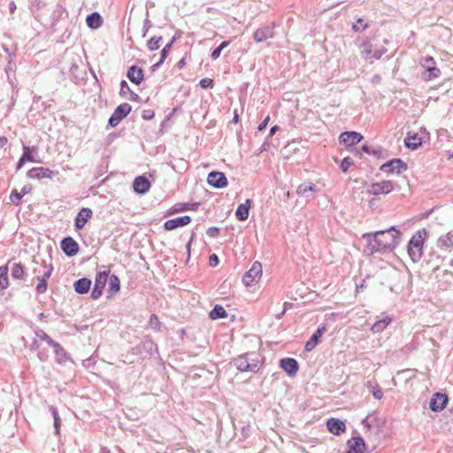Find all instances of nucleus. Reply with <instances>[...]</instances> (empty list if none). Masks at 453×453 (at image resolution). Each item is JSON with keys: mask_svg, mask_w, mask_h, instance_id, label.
Masks as SVG:
<instances>
[{"mask_svg": "<svg viewBox=\"0 0 453 453\" xmlns=\"http://www.w3.org/2000/svg\"><path fill=\"white\" fill-rule=\"evenodd\" d=\"M134 190L138 194H145L150 188L149 180L143 176H138L133 182Z\"/></svg>", "mask_w": 453, "mask_h": 453, "instance_id": "24", "label": "nucleus"}, {"mask_svg": "<svg viewBox=\"0 0 453 453\" xmlns=\"http://www.w3.org/2000/svg\"><path fill=\"white\" fill-rule=\"evenodd\" d=\"M372 395L375 399L380 400L383 396V392L380 388H372Z\"/></svg>", "mask_w": 453, "mask_h": 453, "instance_id": "51", "label": "nucleus"}, {"mask_svg": "<svg viewBox=\"0 0 453 453\" xmlns=\"http://www.w3.org/2000/svg\"><path fill=\"white\" fill-rule=\"evenodd\" d=\"M60 424H61L60 417H56V418L54 419V427H55V431H56L57 434L59 433Z\"/></svg>", "mask_w": 453, "mask_h": 453, "instance_id": "55", "label": "nucleus"}, {"mask_svg": "<svg viewBox=\"0 0 453 453\" xmlns=\"http://www.w3.org/2000/svg\"><path fill=\"white\" fill-rule=\"evenodd\" d=\"M206 233L210 237L215 238L219 235V230L218 227L213 226L208 228Z\"/></svg>", "mask_w": 453, "mask_h": 453, "instance_id": "50", "label": "nucleus"}, {"mask_svg": "<svg viewBox=\"0 0 453 453\" xmlns=\"http://www.w3.org/2000/svg\"><path fill=\"white\" fill-rule=\"evenodd\" d=\"M50 347L53 349L56 356V361L58 364H63L67 360V354L59 343L54 342Z\"/></svg>", "mask_w": 453, "mask_h": 453, "instance_id": "27", "label": "nucleus"}, {"mask_svg": "<svg viewBox=\"0 0 453 453\" xmlns=\"http://www.w3.org/2000/svg\"><path fill=\"white\" fill-rule=\"evenodd\" d=\"M238 121H239V116H238V114H237V111H234V118H233V122H234V123H237Z\"/></svg>", "mask_w": 453, "mask_h": 453, "instance_id": "63", "label": "nucleus"}, {"mask_svg": "<svg viewBox=\"0 0 453 453\" xmlns=\"http://www.w3.org/2000/svg\"><path fill=\"white\" fill-rule=\"evenodd\" d=\"M436 246L441 250H449L453 248V231L441 235L437 240Z\"/></svg>", "mask_w": 453, "mask_h": 453, "instance_id": "22", "label": "nucleus"}, {"mask_svg": "<svg viewBox=\"0 0 453 453\" xmlns=\"http://www.w3.org/2000/svg\"><path fill=\"white\" fill-rule=\"evenodd\" d=\"M426 235V229L418 230L412 235L409 242L408 254L413 262H418L422 257L423 245Z\"/></svg>", "mask_w": 453, "mask_h": 453, "instance_id": "3", "label": "nucleus"}, {"mask_svg": "<svg viewBox=\"0 0 453 453\" xmlns=\"http://www.w3.org/2000/svg\"><path fill=\"white\" fill-rule=\"evenodd\" d=\"M348 447L347 453H365V442L361 437H353L348 441Z\"/></svg>", "mask_w": 453, "mask_h": 453, "instance_id": "19", "label": "nucleus"}, {"mask_svg": "<svg viewBox=\"0 0 453 453\" xmlns=\"http://www.w3.org/2000/svg\"><path fill=\"white\" fill-rule=\"evenodd\" d=\"M50 411L52 412L53 418L55 419L56 417H59L58 411L55 407H50Z\"/></svg>", "mask_w": 453, "mask_h": 453, "instance_id": "62", "label": "nucleus"}, {"mask_svg": "<svg viewBox=\"0 0 453 453\" xmlns=\"http://www.w3.org/2000/svg\"><path fill=\"white\" fill-rule=\"evenodd\" d=\"M339 140L346 146L350 147L360 142L363 140V135L355 131L343 132L341 134Z\"/></svg>", "mask_w": 453, "mask_h": 453, "instance_id": "14", "label": "nucleus"}, {"mask_svg": "<svg viewBox=\"0 0 453 453\" xmlns=\"http://www.w3.org/2000/svg\"><path fill=\"white\" fill-rule=\"evenodd\" d=\"M130 92H131V89H130L128 84L127 83V81H122L120 82V90H119L120 96H126L127 94H130Z\"/></svg>", "mask_w": 453, "mask_h": 453, "instance_id": "46", "label": "nucleus"}, {"mask_svg": "<svg viewBox=\"0 0 453 453\" xmlns=\"http://www.w3.org/2000/svg\"><path fill=\"white\" fill-rule=\"evenodd\" d=\"M279 130L278 126H273L270 129V136H273Z\"/></svg>", "mask_w": 453, "mask_h": 453, "instance_id": "61", "label": "nucleus"}, {"mask_svg": "<svg viewBox=\"0 0 453 453\" xmlns=\"http://www.w3.org/2000/svg\"><path fill=\"white\" fill-rule=\"evenodd\" d=\"M127 76L131 82L136 85L141 84L144 78L142 69L136 65H132L128 68Z\"/></svg>", "mask_w": 453, "mask_h": 453, "instance_id": "21", "label": "nucleus"}, {"mask_svg": "<svg viewBox=\"0 0 453 453\" xmlns=\"http://www.w3.org/2000/svg\"><path fill=\"white\" fill-rule=\"evenodd\" d=\"M407 170V165L400 158H394L380 166V171L400 174Z\"/></svg>", "mask_w": 453, "mask_h": 453, "instance_id": "9", "label": "nucleus"}, {"mask_svg": "<svg viewBox=\"0 0 453 453\" xmlns=\"http://www.w3.org/2000/svg\"><path fill=\"white\" fill-rule=\"evenodd\" d=\"M8 268L7 266L0 267V288L4 289L8 285Z\"/></svg>", "mask_w": 453, "mask_h": 453, "instance_id": "40", "label": "nucleus"}, {"mask_svg": "<svg viewBox=\"0 0 453 453\" xmlns=\"http://www.w3.org/2000/svg\"><path fill=\"white\" fill-rule=\"evenodd\" d=\"M12 277L14 278V279H21L23 277V274H24V269H23V266L21 265V264L19 263H15L12 268Z\"/></svg>", "mask_w": 453, "mask_h": 453, "instance_id": "39", "label": "nucleus"}, {"mask_svg": "<svg viewBox=\"0 0 453 453\" xmlns=\"http://www.w3.org/2000/svg\"><path fill=\"white\" fill-rule=\"evenodd\" d=\"M209 262L211 266H216L219 264V257L216 254H212L209 257Z\"/></svg>", "mask_w": 453, "mask_h": 453, "instance_id": "52", "label": "nucleus"}, {"mask_svg": "<svg viewBox=\"0 0 453 453\" xmlns=\"http://www.w3.org/2000/svg\"><path fill=\"white\" fill-rule=\"evenodd\" d=\"M352 28L355 31H362L367 28V24H365L362 19H358L357 24L353 25Z\"/></svg>", "mask_w": 453, "mask_h": 453, "instance_id": "47", "label": "nucleus"}, {"mask_svg": "<svg viewBox=\"0 0 453 453\" xmlns=\"http://www.w3.org/2000/svg\"><path fill=\"white\" fill-rule=\"evenodd\" d=\"M35 153H37V148L35 146L29 147V146L23 145V154H22V157L27 161L34 162V163H38L39 160H37L35 157V156H34Z\"/></svg>", "mask_w": 453, "mask_h": 453, "instance_id": "31", "label": "nucleus"}, {"mask_svg": "<svg viewBox=\"0 0 453 453\" xmlns=\"http://www.w3.org/2000/svg\"><path fill=\"white\" fill-rule=\"evenodd\" d=\"M285 312H286V309H284L282 311H280V313H278V314L276 315V319H281V317L284 315V313H285Z\"/></svg>", "mask_w": 453, "mask_h": 453, "instance_id": "64", "label": "nucleus"}, {"mask_svg": "<svg viewBox=\"0 0 453 453\" xmlns=\"http://www.w3.org/2000/svg\"><path fill=\"white\" fill-rule=\"evenodd\" d=\"M391 319L389 317H385L372 325V331L376 334L380 333L389 325Z\"/></svg>", "mask_w": 453, "mask_h": 453, "instance_id": "33", "label": "nucleus"}, {"mask_svg": "<svg viewBox=\"0 0 453 453\" xmlns=\"http://www.w3.org/2000/svg\"><path fill=\"white\" fill-rule=\"evenodd\" d=\"M213 85V81L210 78H203L200 81V86L203 88H211Z\"/></svg>", "mask_w": 453, "mask_h": 453, "instance_id": "49", "label": "nucleus"}, {"mask_svg": "<svg viewBox=\"0 0 453 453\" xmlns=\"http://www.w3.org/2000/svg\"><path fill=\"white\" fill-rule=\"evenodd\" d=\"M229 44V42H222L219 47H217L211 53V58L212 59H217L220 54H221V51L226 48L227 47Z\"/></svg>", "mask_w": 453, "mask_h": 453, "instance_id": "42", "label": "nucleus"}, {"mask_svg": "<svg viewBox=\"0 0 453 453\" xmlns=\"http://www.w3.org/2000/svg\"><path fill=\"white\" fill-rule=\"evenodd\" d=\"M250 205L251 201L250 199H247L245 203L239 204L235 211V216L239 220L244 221L248 219Z\"/></svg>", "mask_w": 453, "mask_h": 453, "instance_id": "26", "label": "nucleus"}, {"mask_svg": "<svg viewBox=\"0 0 453 453\" xmlns=\"http://www.w3.org/2000/svg\"><path fill=\"white\" fill-rule=\"evenodd\" d=\"M269 120H270V117H269V116H267V117H266V118H265V119H264V120H263V121L258 125L257 129H258L259 131H263V130L266 127V126H267V124H268Z\"/></svg>", "mask_w": 453, "mask_h": 453, "instance_id": "54", "label": "nucleus"}, {"mask_svg": "<svg viewBox=\"0 0 453 453\" xmlns=\"http://www.w3.org/2000/svg\"><path fill=\"white\" fill-rule=\"evenodd\" d=\"M31 190V188L29 186H24L21 190H20V194H23V196L27 194L28 192H30Z\"/></svg>", "mask_w": 453, "mask_h": 453, "instance_id": "59", "label": "nucleus"}, {"mask_svg": "<svg viewBox=\"0 0 453 453\" xmlns=\"http://www.w3.org/2000/svg\"><path fill=\"white\" fill-rule=\"evenodd\" d=\"M173 42H174V39H173L169 43H167L163 48V50H161V53H160V55H161L160 60L152 66L153 69L158 67L160 65L163 64V62L165 61V59L167 58V56L169 54V50H171Z\"/></svg>", "mask_w": 453, "mask_h": 453, "instance_id": "38", "label": "nucleus"}, {"mask_svg": "<svg viewBox=\"0 0 453 453\" xmlns=\"http://www.w3.org/2000/svg\"><path fill=\"white\" fill-rule=\"evenodd\" d=\"M400 235V232L394 226L387 230L364 234L362 237L366 241L365 252L372 255L375 252L391 251L398 245Z\"/></svg>", "mask_w": 453, "mask_h": 453, "instance_id": "1", "label": "nucleus"}, {"mask_svg": "<svg viewBox=\"0 0 453 453\" xmlns=\"http://www.w3.org/2000/svg\"><path fill=\"white\" fill-rule=\"evenodd\" d=\"M327 429L334 434L339 435L344 433L346 426L345 424L338 418H329L326 422Z\"/></svg>", "mask_w": 453, "mask_h": 453, "instance_id": "23", "label": "nucleus"}, {"mask_svg": "<svg viewBox=\"0 0 453 453\" xmlns=\"http://www.w3.org/2000/svg\"><path fill=\"white\" fill-rule=\"evenodd\" d=\"M447 403V395L441 393H435L430 401V409L434 411H441L446 407Z\"/></svg>", "mask_w": 453, "mask_h": 453, "instance_id": "15", "label": "nucleus"}, {"mask_svg": "<svg viewBox=\"0 0 453 453\" xmlns=\"http://www.w3.org/2000/svg\"><path fill=\"white\" fill-rule=\"evenodd\" d=\"M352 165L353 161L349 157H344L341 163V169L343 173H346Z\"/></svg>", "mask_w": 453, "mask_h": 453, "instance_id": "44", "label": "nucleus"}, {"mask_svg": "<svg viewBox=\"0 0 453 453\" xmlns=\"http://www.w3.org/2000/svg\"><path fill=\"white\" fill-rule=\"evenodd\" d=\"M280 366L290 376L296 375L299 368L297 361L290 357L282 358Z\"/></svg>", "mask_w": 453, "mask_h": 453, "instance_id": "18", "label": "nucleus"}, {"mask_svg": "<svg viewBox=\"0 0 453 453\" xmlns=\"http://www.w3.org/2000/svg\"><path fill=\"white\" fill-rule=\"evenodd\" d=\"M91 287V280L87 278H82L75 281L74 289L79 294H86Z\"/></svg>", "mask_w": 453, "mask_h": 453, "instance_id": "29", "label": "nucleus"}, {"mask_svg": "<svg viewBox=\"0 0 453 453\" xmlns=\"http://www.w3.org/2000/svg\"><path fill=\"white\" fill-rule=\"evenodd\" d=\"M325 331H326L325 327H320L316 330V332L312 334L311 339L305 344V349L307 351H311L316 347V345L319 342V339L321 337V335L323 334V333Z\"/></svg>", "mask_w": 453, "mask_h": 453, "instance_id": "28", "label": "nucleus"}, {"mask_svg": "<svg viewBox=\"0 0 453 453\" xmlns=\"http://www.w3.org/2000/svg\"><path fill=\"white\" fill-rule=\"evenodd\" d=\"M191 218L188 215L168 219L165 222L164 226L167 231L176 229L190 223Z\"/></svg>", "mask_w": 453, "mask_h": 453, "instance_id": "17", "label": "nucleus"}, {"mask_svg": "<svg viewBox=\"0 0 453 453\" xmlns=\"http://www.w3.org/2000/svg\"><path fill=\"white\" fill-rule=\"evenodd\" d=\"M419 63L425 69V73H423L424 80L431 81L441 76V70L436 66V63L434 58H422Z\"/></svg>", "mask_w": 453, "mask_h": 453, "instance_id": "6", "label": "nucleus"}, {"mask_svg": "<svg viewBox=\"0 0 453 453\" xmlns=\"http://www.w3.org/2000/svg\"><path fill=\"white\" fill-rule=\"evenodd\" d=\"M150 28V20L148 19H146L144 20V23H143V30H144V34H143V36L145 35V34L147 33V31L149 30Z\"/></svg>", "mask_w": 453, "mask_h": 453, "instance_id": "58", "label": "nucleus"}, {"mask_svg": "<svg viewBox=\"0 0 453 453\" xmlns=\"http://www.w3.org/2000/svg\"><path fill=\"white\" fill-rule=\"evenodd\" d=\"M22 197L23 194H20L17 190H13L10 196V201L14 204H19Z\"/></svg>", "mask_w": 453, "mask_h": 453, "instance_id": "43", "label": "nucleus"}, {"mask_svg": "<svg viewBox=\"0 0 453 453\" xmlns=\"http://www.w3.org/2000/svg\"><path fill=\"white\" fill-rule=\"evenodd\" d=\"M40 341H44L49 346H51L54 343V341L43 330H38L35 332V338L32 342L33 349H39Z\"/></svg>", "mask_w": 453, "mask_h": 453, "instance_id": "25", "label": "nucleus"}, {"mask_svg": "<svg viewBox=\"0 0 453 453\" xmlns=\"http://www.w3.org/2000/svg\"><path fill=\"white\" fill-rule=\"evenodd\" d=\"M226 316L227 313L226 310L220 305H216L210 312V318L211 319H222L226 318Z\"/></svg>", "mask_w": 453, "mask_h": 453, "instance_id": "34", "label": "nucleus"}, {"mask_svg": "<svg viewBox=\"0 0 453 453\" xmlns=\"http://www.w3.org/2000/svg\"><path fill=\"white\" fill-rule=\"evenodd\" d=\"M108 279H109V271L98 272L96 275L95 285L104 288Z\"/></svg>", "mask_w": 453, "mask_h": 453, "instance_id": "35", "label": "nucleus"}, {"mask_svg": "<svg viewBox=\"0 0 453 453\" xmlns=\"http://www.w3.org/2000/svg\"><path fill=\"white\" fill-rule=\"evenodd\" d=\"M262 264L260 262H254L248 272L245 273L242 278V282L246 287H250L255 283L258 282V280L262 277L263 272Z\"/></svg>", "mask_w": 453, "mask_h": 453, "instance_id": "7", "label": "nucleus"}, {"mask_svg": "<svg viewBox=\"0 0 453 453\" xmlns=\"http://www.w3.org/2000/svg\"><path fill=\"white\" fill-rule=\"evenodd\" d=\"M26 162H27V160L21 156L17 164V170H19L24 165V164Z\"/></svg>", "mask_w": 453, "mask_h": 453, "instance_id": "56", "label": "nucleus"}, {"mask_svg": "<svg viewBox=\"0 0 453 453\" xmlns=\"http://www.w3.org/2000/svg\"><path fill=\"white\" fill-rule=\"evenodd\" d=\"M38 357H39V359H40V360H42V361H45V360L47 359V355H46V354H44V353H43V352H42V351H39V352H38Z\"/></svg>", "mask_w": 453, "mask_h": 453, "instance_id": "60", "label": "nucleus"}, {"mask_svg": "<svg viewBox=\"0 0 453 453\" xmlns=\"http://www.w3.org/2000/svg\"><path fill=\"white\" fill-rule=\"evenodd\" d=\"M35 264L36 266L34 268V273L39 274L37 276L39 282L36 286V291L38 293H44L47 290V280L50 277L53 268L50 265H47L45 263L38 264L35 262Z\"/></svg>", "mask_w": 453, "mask_h": 453, "instance_id": "4", "label": "nucleus"}, {"mask_svg": "<svg viewBox=\"0 0 453 453\" xmlns=\"http://www.w3.org/2000/svg\"><path fill=\"white\" fill-rule=\"evenodd\" d=\"M207 182L216 188H222L227 186V179L221 172L210 173L207 177Z\"/></svg>", "mask_w": 453, "mask_h": 453, "instance_id": "13", "label": "nucleus"}, {"mask_svg": "<svg viewBox=\"0 0 453 453\" xmlns=\"http://www.w3.org/2000/svg\"><path fill=\"white\" fill-rule=\"evenodd\" d=\"M7 142H8V139L5 136H1L0 137V149L4 147L7 144Z\"/></svg>", "mask_w": 453, "mask_h": 453, "instance_id": "57", "label": "nucleus"}, {"mask_svg": "<svg viewBox=\"0 0 453 453\" xmlns=\"http://www.w3.org/2000/svg\"><path fill=\"white\" fill-rule=\"evenodd\" d=\"M61 249L66 256L73 257L78 253L79 245L72 237H65L61 242Z\"/></svg>", "mask_w": 453, "mask_h": 453, "instance_id": "16", "label": "nucleus"}, {"mask_svg": "<svg viewBox=\"0 0 453 453\" xmlns=\"http://www.w3.org/2000/svg\"><path fill=\"white\" fill-rule=\"evenodd\" d=\"M274 25L273 23L268 24L256 30L253 35V38L257 42H262L269 38H273L274 35Z\"/></svg>", "mask_w": 453, "mask_h": 453, "instance_id": "12", "label": "nucleus"}, {"mask_svg": "<svg viewBox=\"0 0 453 453\" xmlns=\"http://www.w3.org/2000/svg\"><path fill=\"white\" fill-rule=\"evenodd\" d=\"M360 55L361 57L370 63H373L375 60L380 59L382 55L386 52L384 48L374 49L372 42L368 40L364 41L360 45Z\"/></svg>", "mask_w": 453, "mask_h": 453, "instance_id": "5", "label": "nucleus"}, {"mask_svg": "<svg viewBox=\"0 0 453 453\" xmlns=\"http://www.w3.org/2000/svg\"><path fill=\"white\" fill-rule=\"evenodd\" d=\"M92 211L89 208H82L75 218V227L82 229L88 220L92 217Z\"/></svg>", "mask_w": 453, "mask_h": 453, "instance_id": "20", "label": "nucleus"}, {"mask_svg": "<svg viewBox=\"0 0 453 453\" xmlns=\"http://www.w3.org/2000/svg\"><path fill=\"white\" fill-rule=\"evenodd\" d=\"M234 364L241 372H257L262 365V358L259 354L250 352L236 357Z\"/></svg>", "mask_w": 453, "mask_h": 453, "instance_id": "2", "label": "nucleus"}, {"mask_svg": "<svg viewBox=\"0 0 453 453\" xmlns=\"http://www.w3.org/2000/svg\"><path fill=\"white\" fill-rule=\"evenodd\" d=\"M394 188L393 182L390 180H382L380 182L372 183L368 189V192L373 196L389 194Z\"/></svg>", "mask_w": 453, "mask_h": 453, "instance_id": "11", "label": "nucleus"}, {"mask_svg": "<svg viewBox=\"0 0 453 453\" xmlns=\"http://www.w3.org/2000/svg\"><path fill=\"white\" fill-rule=\"evenodd\" d=\"M154 117V111L151 110H146L142 112V118L144 119H150Z\"/></svg>", "mask_w": 453, "mask_h": 453, "instance_id": "53", "label": "nucleus"}, {"mask_svg": "<svg viewBox=\"0 0 453 453\" xmlns=\"http://www.w3.org/2000/svg\"><path fill=\"white\" fill-rule=\"evenodd\" d=\"M58 172H55L46 167H33L30 169L27 176L30 179L42 180V179H53Z\"/></svg>", "mask_w": 453, "mask_h": 453, "instance_id": "10", "label": "nucleus"}, {"mask_svg": "<svg viewBox=\"0 0 453 453\" xmlns=\"http://www.w3.org/2000/svg\"><path fill=\"white\" fill-rule=\"evenodd\" d=\"M314 188L315 186L311 183H303L298 186L296 192L299 196H307L314 191Z\"/></svg>", "mask_w": 453, "mask_h": 453, "instance_id": "36", "label": "nucleus"}, {"mask_svg": "<svg viewBox=\"0 0 453 453\" xmlns=\"http://www.w3.org/2000/svg\"><path fill=\"white\" fill-rule=\"evenodd\" d=\"M131 105L127 103L119 104L110 117L108 121L109 125L111 127H117L119 122L128 115V113L131 111Z\"/></svg>", "mask_w": 453, "mask_h": 453, "instance_id": "8", "label": "nucleus"}, {"mask_svg": "<svg viewBox=\"0 0 453 453\" xmlns=\"http://www.w3.org/2000/svg\"><path fill=\"white\" fill-rule=\"evenodd\" d=\"M86 23L88 27L96 29L102 26V17L98 12H93L87 17Z\"/></svg>", "mask_w": 453, "mask_h": 453, "instance_id": "30", "label": "nucleus"}, {"mask_svg": "<svg viewBox=\"0 0 453 453\" xmlns=\"http://www.w3.org/2000/svg\"><path fill=\"white\" fill-rule=\"evenodd\" d=\"M150 326L153 329H158L159 328V320L157 315L152 314L150 318Z\"/></svg>", "mask_w": 453, "mask_h": 453, "instance_id": "48", "label": "nucleus"}, {"mask_svg": "<svg viewBox=\"0 0 453 453\" xmlns=\"http://www.w3.org/2000/svg\"><path fill=\"white\" fill-rule=\"evenodd\" d=\"M161 41V36L150 38V40H149L147 42L148 49L151 51L157 50L160 47Z\"/></svg>", "mask_w": 453, "mask_h": 453, "instance_id": "41", "label": "nucleus"}, {"mask_svg": "<svg viewBox=\"0 0 453 453\" xmlns=\"http://www.w3.org/2000/svg\"><path fill=\"white\" fill-rule=\"evenodd\" d=\"M104 288L94 285L93 290L91 292V298L94 300L98 299L103 293Z\"/></svg>", "mask_w": 453, "mask_h": 453, "instance_id": "45", "label": "nucleus"}, {"mask_svg": "<svg viewBox=\"0 0 453 453\" xmlns=\"http://www.w3.org/2000/svg\"><path fill=\"white\" fill-rule=\"evenodd\" d=\"M120 282L119 278L112 274L109 276V292L111 294H115L119 290Z\"/></svg>", "mask_w": 453, "mask_h": 453, "instance_id": "37", "label": "nucleus"}, {"mask_svg": "<svg viewBox=\"0 0 453 453\" xmlns=\"http://www.w3.org/2000/svg\"><path fill=\"white\" fill-rule=\"evenodd\" d=\"M404 144L407 148L416 150L421 145V138L417 134H408L404 140Z\"/></svg>", "mask_w": 453, "mask_h": 453, "instance_id": "32", "label": "nucleus"}]
</instances>
